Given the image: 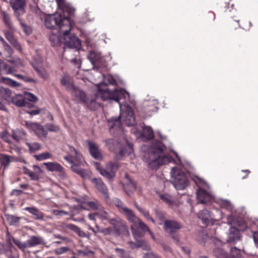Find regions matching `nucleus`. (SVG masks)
<instances>
[{"label": "nucleus", "mask_w": 258, "mask_h": 258, "mask_svg": "<svg viewBox=\"0 0 258 258\" xmlns=\"http://www.w3.org/2000/svg\"><path fill=\"white\" fill-rule=\"evenodd\" d=\"M120 109V114L118 118H112L108 121V126L111 133H114L115 131L120 132L122 131L121 123L126 124L127 126H131L134 124L135 122V118L134 115L133 111L128 105H121L119 104Z\"/></svg>", "instance_id": "f257e3e1"}, {"label": "nucleus", "mask_w": 258, "mask_h": 258, "mask_svg": "<svg viewBox=\"0 0 258 258\" xmlns=\"http://www.w3.org/2000/svg\"><path fill=\"white\" fill-rule=\"evenodd\" d=\"M164 146L161 142L156 146L151 147L144 156V160L148 167L151 169H156L159 166L171 162L168 156L163 155Z\"/></svg>", "instance_id": "f03ea898"}, {"label": "nucleus", "mask_w": 258, "mask_h": 258, "mask_svg": "<svg viewBox=\"0 0 258 258\" xmlns=\"http://www.w3.org/2000/svg\"><path fill=\"white\" fill-rule=\"evenodd\" d=\"M44 23L49 29H53L55 26L59 28L60 32L71 31L72 26L70 20L62 17L58 14L44 15Z\"/></svg>", "instance_id": "7ed1b4c3"}, {"label": "nucleus", "mask_w": 258, "mask_h": 258, "mask_svg": "<svg viewBox=\"0 0 258 258\" xmlns=\"http://www.w3.org/2000/svg\"><path fill=\"white\" fill-rule=\"evenodd\" d=\"M69 154L64 157V159L72 164L71 169L74 172L83 178H86L88 175L86 171L82 168L83 165L80 156L73 147L69 146Z\"/></svg>", "instance_id": "20e7f679"}, {"label": "nucleus", "mask_w": 258, "mask_h": 258, "mask_svg": "<svg viewBox=\"0 0 258 258\" xmlns=\"http://www.w3.org/2000/svg\"><path fill=\"white\" fill-rule=\"evenodd\" d=\"M98 95L101 97V99L103 101L114 100L119 103V104L120 103L119 102L120 100L124 99L129 96L124 90L114 89L111 91L107 88L105 85L102 86L99 88Z\"/></svg>", "instance_id": "39448f33"}, {"label": "nucleus", "mask_w": 258, "mask_h": 258, "mask_svg": "<svg viewBox=\"0 0 258 258\" xmlns=\"http://www.w3.org/2000/svg\"><path fill=\"white\" fill-rule=\"evenodd\" d=\"M171 182L177 190L184 189L188 185L186 174L178 167H172L171 171Z\"/></svg>", "instance_id": "423d86ee"}, {"label": "nucleus", "mask_w": 258, "mask_h": 258, "mask_svg": "<svg viewBox=\"0 0 258 258\" xmlns=\"http://www.w3.org/2000/svg\"><path fill=\"white\" fill-rule=\"evenodd\" d=\"M106 147L111 151L116 154L118 153L120 157L126 155H130L133 153V147L132 144L126 142L125 147L123 148L119 149L120 145L117 142L112 139L106 140L105 141Z\"/></svg>", "instance_id": "0eeeda50"}, {"label": "nucleus", "mask_w": 258, "mask_h": 258, "mask_svg": "<svg viewBox=\"0 0 258 258\" xmlns=\"http://www.w3.org/2000/svg\"><path fill=\"white\" fill-rule=\"evenodd\" d=\"M70 31L61 32L63 35V48L65 52H70L71 49H75V51L78 52V50L81 47V42L75 35L70 34Z\"/></svg>", "instance_id": "6e6552de"}, {"label": "nucleus", "mask_w": 258, "mask_h": 258, "mask_svg": "<svg viewBox=\"0 0 258 258\" xmlns=\"http://www.w3.org/2000/svg\"><path fill=\"white\" fill-rule=\"evenodd\" d=\"M194 180L199 186V189L197 191L198 202L204 204L210 203L213 200V196L211 193L202 188V186H207V183L202 179L197 176L194 177Z\"/></svg>", "instance_id": "1a4fd4ad"}, {"label": "nucleus", "mask_w": 258, "mask_h": 258, "mask_svg": "<svg viewBox=\"0 0 258 258\" xmlns=\"http://www.w3.org/2000/svg\"><path fill=\"white\" fill-rule=\"evenodd\" d=\"M111 225L113 226V231L114 235L122 236H128L129 231L127 226L124 222L119 218L111 219L109 221Z\"/></svg>", "instance_id": "9d476101"}, {"label": "nucleus", "mask_w": 258, "mask_h": 258, "mask_svg": "<svg viewBox=\"0 0 258 258\" xmlns=\"http://www.w3.org/2000/svg\"><path fill=\"white\" fill-rule=\"evenodd\" d=\"M159 197L163 202L167 204L170 208L174 210L176 209L180 204L176 198L173 197L167 193L160 194L159 195Z\"/></svg>", "instance_id": "9b49d317"}, {"label": "nucleus", "mask_w": 258, "mask_h": 258, "mask_svg": "<svg viewBox=\"0 0 258 258\" xmlns=\"http://www.w3.org/2000/svg\"><path fill=\"white\" fill-rule=\"evenodd\" d=\"M10 4L18 18L25 13L26 2L24 0H10Z\"/></svg>", "instance_id": "f8f14e48"}, {"label": "nucleus", "mask_w": 258, "mask_h": 258, "mask_svg": "<svg viewBox=\"0 0 258 258\" xmlns=\"http://www.w3.org/2000/svg\"><path fill=\"white\" fill-rule=\"evenodd\" d=\"M118 166L116 163L109 162L104 168L103 171L101 172V175L108 178L112 179L115 175V172L118 169Z\"/></svg>", "instance_id": "ddd939ff"}, {"label": "nucleus", "mask_w": 258, "mask_h": 258, "mask_svg": "<svg viewBox=\"0 0 258 258\" xmlns=\"http://www.w3.org/2000/svg\"><path fill=\"white\" fill-rule=\"evenodd\" d=\"M25 125L28 129L33 131L39 137H45L47 134V131L38 123L26 121Z\"/></svg>", "instance_id": "4468645a"}, {"label": "nucleus", "mask_w": 258, "mask_h": 258, "mask_svg": "<svg viewBox=\"0 0 258 258\" xmlns=\"http://www.w3.org/2000/svg\"><path fill=\"white\" fill-rule=\"evenodd\" d=\"M91 182L105 199H108L109 196L107 187L101 179L94 178L91 179Z\"/></svg>", "instance_id": "2eb2a0df"}, {"label": "nucleus", "mask_w": 258, "mask_h": 258, "mask_svg": "<svg viewBox=\"0 0 258 258\" xmlns=\"http://www.w3.org/2000/svg\"><path fill=\"white\" fill-rule=\"evenodd\" d=\"M181 228V224L175 220H169L164 222V228L168 233H175Z\"/></svg>", "instance_id": "dca6fc26"}, {"label": "nucleus", "mask_w": 258, "mask_h": 258, "mask_svg": "<svg viewBox=\"0 0 258 258\" xmlns=\"http://www.w3.org/2000/svg\"><path fill=\"white\" fill-rule=\"evenodd\" d=\"M215 247L214 248L213 252L214 255L218 258H228L227 253L222 248L223 243L222 241L219 239H215L214 241Z\"/></svg>", "instance_id": "f3484780"}, {"label": "nucleus", "mask_w": 258, "mask_h": 258, "mask_svg": "<svg viewBox=\"0 0 258 258\" xmlns=\"http://www.w3.org/2000/svg\"><path fill=\"white\" fill-rule=\"evenodd\" d=\"M89 150L91 156L96 159L101 160L102 159L101 151L99 150L98 146L96 143L91 141H87Z\"/></svg>", "instance_id": "a211bd4d"}, {"label": "nucleus", "mask_w": 258, "mask_h": 258, "mask_svg": "<svg viewBox=\"0 0 258 258\" xmlns=\"http://www.w3.org/2000/svg\"><path fill=\"white\" fill-rule=\"evenodd\" d=\"M198 217L203 223L208 225L210 223L213 224L214 216L209 211L207 210H201L198 213Z\"/></svg>", "instance_id": "6ab92c4d"}, {"label": "nucleus", "mask_w": 258, "mask_h": 258, "mask_svg": "<svg viewBox=\"0 0 258 258\" xmlns=\"http://www.w3.org/2000/svg\"><path fill=\"white\" fill-rule=\"evenodd\" d=\"M3 140L9 144L10 147L12 149H16L18 147L19 138L15 134L12 135L6 134L3 137Z\"/></svg>", "instance_id": "aec40b11"}, {"label": "nucleus", "mask_w": 258, "mask_h": 258, "mask_svg": "<svg viewBox=\"0 0 258 258\" xmlns=\"http://www.w3.org/2000/svg\"><path fill=\"white\" fill-rule=\"evenodd\" d=\"M3 140L9 144L10 147L12 149H16L18 147L19 138L15 134L12 135L6 134L3 137Z\"/></svg>", "instance_id": "412c9836"}, {"label": "nucleus", "mask_w": 258, "mask_h": 258, "mask_svg": "<svg viewBox=\"0 0 258 258\" xmlns=\"http://www.w3.org/2000/svg\"><path fill=\"white\" fill-rule=\"evenodd\" d=\"M27 242L29 247H35L38 245H44L46 243L44 238L40 236H31Z\"/></svg>", "instance_id": "4be33fe9"}, {"label": "nucleus", "mask_w": 258, "mask_h": 258, "mask_svg": "<svg viewBox=\"0 0 258 258\" xmlns=\"http://www.w3.org/2000/svg\"><path fill=\"white\" fill-rule=\"evenodd\" d=\"M98 91H97L96 96L95 98H85V101L83 102L85 103L87 105L88 107L92 110H95L97 109L100 106V103L98 101L99 98H101V97L98 95Z\"/></svg>", "instance_id": "5701e85b"}, {"label": "nucleus", "mask_w": 258, "mask_h": 258, "mask_svg": "<svg viewBox=\"0 0 258 258\" xmlns=\"http://www.w3.org/2000/svg\"><path fill=\"white\" fill-rule=\"evenodd\" d=\"M126 219L130 222L134 224L137 221H139V218L136 217L133 211L128 209L126 207H121V211Z\"/></svg>", "instance_id": "b1692460"}, {"label": "nucleus", "mask_w": 258, "mask_h": 258, "mask_svg": "<svg viewBox=\"0 0 258 258\" xmlns=\"http://www.w3.org/2000/svg\"><path fill=\"white\" fill-rule=\"evenodd\" d=\"M73 89H70L69 91H70L73 96L74 99L75 100H80L82 102H85L86 98L85 93L75 87L74 85L73 86Z\"/></svg>", "instance_id": "393cba45"}, {"label": "nucleus", "mask_w": 258, "mask_h": 258, "mask_svg": "<svg viewBox=\"0 0 258 258\" xmlns=\"http://www.w3.org/2000/svg\"><path fill=\"white\" fill-rule=\"evenodd\" d=\"M59 34L52 33L49 36V39L53 46H60L63 47V35L59 32Z\"/></svg>", "instance_id": "a878e982"}, {"label": "nucleus", "mask_w": 258, "mask_h": 258, "mask_svg": "<svg viewBox=\"0 0 258 258\" xmlns=\"http://www.w3.org/2000/svg\"><path fill=\"white\" fill-rule=\"evenodd\" d=\"M240 238L239 231L235 227H231L229 229L228 238V242H234L239 240Z\"/></svg>", "instance_id": "bb28decb"}, {"label": "nucleus", "mask_w": 258, "mask_h": 258, "mask_svg": "<svg viewBox=\"0 0 258 258\" xmlns=\"http://www.w3.org/2000/svg\"><path fill=\"white\" fill-rule=\"evenodd\" d=\"M43 164L48 171L60 172H62L63 171L62 167L56 162H45Z\"/></svg>", "instance_id": "cd10ccee"}, {"label": "nucleus", "mask_w": 258, "mask_h": 258, "mask_svg": "<svg viewBox=\"0 0 258 258\" xmlns=\"http://www.w3.org/2000/svg\"><path fill=\"white\" fill-rule=\"evenodd\" d=\"M60 83L68 91L70 89H73V86H74V84L72 82L71 78L67 75L64 74L62 76L60 80Z\"/></svg>", "instance_id": "c85d7f7f"}, {"label": "nucleus", "mask_w": 258, "mask_h": 258, "mask_svg": "<svg viewBox=\"0 0 258 258\" xmlns=\"http://www.w3.org/2000/svg\"><path fill=\"white\" fill-rule=\"evenodd\" d=\"M14 160L13 156H9L4 154L0 153V163L5 168L8 167L10 163Z\"/></svg>", "instance_id": "c756f323"}, {"label": "nucleus", "mask_w": 258, "mask_h": 258, "mask_svg": "<svg viewBox=\"0 0 258 258\" xmlns=\"http://www.w3.org/2000/svg\"><path fill=\"white\" fill-rule=\"evenodd\" d=\"M25 210L28 211L30 213L35 216L34 218L36 220H42L44 216L43 214L38 209L35 207H26Z\"/></svg>", "instance_id": "7c9ffc66"}, {"label": "nucleus", "mask_w": 258, "mask_h": 258, "mask_svg": "<svg viewBox=\"0 0 258 258\" xmlns=\"http://www.w3.org/2000/svg\"><path fill=\"white\" fill-rule=\"evenodd\" d=\"M15 29H14L13 30H10V31H5V35L6 38V39L9 41L12 44L15 46L16 48L20 50L21 47L20 45L17 43V41L14 38L12 32H14Z\"/></svg>", "instance_id": "2f4dec72"}, {"label": "nucleus", "mask_w": 258, "mask_h": 258, "mask_svg": "<svg viewBox=\"0 0 258 258\" xmlns=\"http://www.w3.org/2000/svg\"><path fill=\"white\" fill-rule=\"evenodd\" d=\"M88 57L93 64H95L100 62L101 59V54L95 51L90 52L88 54Z\"/></svg>", "instance_id": "473e14b6"}, {"label": "nucleus", "mask_w": 258, "mask_h": 258, "mask_svg": "<svg viewBox=\"0 0 258 258\" xmlns=\"http://www.w3.org/2000/svg\"><path fill=\"white\" fill-rule=\"evenodd\" d=\"M141 136L146 140H151L153 138L154 133L152 128L150 126L143 127Z\"/></svg>", "instance_id": "72a5a7b5"}, {"label": "nucleus", "mask_w": 258, "mask_h": 258, "mask_svg": "<svg viewBox=\"0 0 258 258\" xmlns=\"http://www.w3.org/2000/svg\"><path fill=\"white\" fill-rule=\"evenodd\" d=\"M58 6L61 8L63 11H67L69 13L71 14L74 11L73 8L70 7V5L66 2L65 0H56Z\"/></svg>", "instance_id": "f704fd0d"}, {"label": "nucleus", "mask_w": 258, "mask_h": 258, "mask_svg": "<svg viewBox=\"0 0 258 258\" xmlns=\"http://www.w3.org/2000/svg\"><path fill=\"white\" fill-rule=\"evenodd\" d=\"M12 102L17 106L22 107L25 106V98H24L21 95H16L12 98Z\"/></svg>", "instance_id": "c9c22d12"}, {"label": "nucleus", "mask_w": 258, "mask_h": 258, "mask_svg": "<svg viewBox=\"0 0 258 258\" xmlns=\"http://www.w3.org/2000/svg\"><path fill=\"white\" fill-rule=\"evenodd\" d=\"M108 84L112 85L113 86H116L117 85V83L116 80L113 78L112 76L110 75L106 76L104 78V83L99 84L98 86V89L99 90V88L102 86H106L108 88Z\"/></svg>", "instance_id": "e433bc0d"}, {"label": "nucleus", "mask_w": 258, "mask_h": 258, "mask_svg": "<svg viewBox=\"0 0 258 258\" xmlns=\"http://www.w3.org/2000/svg\"><path fill=\"white\" fill-rule=\"evenodd\" d=\"M135 224L138 225L141 228V229L144 232H148L151 236L152 238L155 239V237L152 232L149 229V227L144 223H143L139 218V221L136 222L135 223Z\"/></svg>", "instance_id": "4c0bfd02"}, {"label": "nucleus", "mask_w": 258, "mask_h": 258, "mask_svg": "<svg viewBox=\"0 0 258 258\" xmlns=\"http://www.w3.org/2000/svg\"><path fill=\"white\" fill-rule=\"evenodd\" d=\"M12 94L11 91L8 88L0 86V97L5 100H8Z\"/></svg>", "instance_id": "58836bf2"}, {"label": "nucleus", "mask_w": 258, "mask_h": 258, "mask_svg": "<svg viewBox=\"0 0 258 258\" xmlns=\"http://www.w3.org/2000/svg\"><path fill=\"white\" fill-rule=\"evenodd\" d=\"M125 177L128 179L130 183L128 184L125 185L124 188L127 194L130 195V192H133L136 189V183L128 178V176L127 174L125 175Z\"/></svg>", "instance_id": "ea45409f"}, {"label": "nucleus", "mask_w": 258, "mask_h": 258, "mask_svg": "<svg viewBox=\"0 0 258 258\" xmlns=\"http://www.w3.org/2000/svg\"><path fill=\"white\" fill-rule=\"evenodd\" d=\"M3 20L6 24V25L8 26V27L12 30H14V27L13 24L11 21L10 16L6 13H3Z\"/></svg>", "instance_id": "a19ab883"}, {"label": "nucleus", "mask_w": 258, "mask_h": 258, "mask_svg": "<svg viewBox=\"0 0 258 258\" xmlns=\"http://www.w3.org/2000/svg\"><path fill=\"white\" fill-rule=\"evenodd\" d=\"M26 144L29 148L30 152H35L41 149V146L38 143H30L26 142Z\"/></svg>", "instance_id": "79ce46f5"}, {"label": "nucleus", "mask_w": 258, "mask_h": 258, "mask_svg": "<svg viewBox=\"0 0 258 258\" xmlns=\"http://www.w3.org/2000/svg\"><path fill=\"white\" fill-rule=\"evenodd\" d=\"M6 216L8 222L11 225H15L19 221L20 218L18 217L11 215H6Z\"/></svg>", "instance_id": "37998d69"}, {"label": "nucleus", "mask_w": 258, "mask_h": 258, "mask_svg": "<svg viewBox=\"0 0 258 258\" xmlns=\"http://www.w3.org/2000/svg\"><path fill=\"white\" fill-rule=\"evenodd\" d=\"M51 154L49 152H44L41 154L35 155L34 157L37 160L42 161L49 159L51 157Z\"/></svg>", "instance_id": "c03bdc74"}, {"label": "nucleus", "mask_w": 258, "mask_h": 258, "mask_svg": "<svg viewBox=\"0 0 258 258\" xmlns=\"http://www.w3.org/2000/svg\"><path fill=\"white\" fill-rule=\"evenodd\" d=\"M18 21H19L20 24L23 30V31L26 35H29L31 33L32 29L31 28L24 23L21 20H20L19 18H18Z\"/></svg>", "instance_id": "a18cd8bd"}, {"label": "nucleus", "mask_w": 258, "mask_h": 258, "mask_svg": "<svg viewBox=\"0 0 258 258\" xmlns=\"http://www.w3.org/2000/svg\"><path fill=\"white\" fill-rule=\"evenodd\" d=\"M98 211L95 212V214L97 215V217L104 220L106 219L108 217V214L107 212L105 211L103 208L101 207V209L97 210Z\"/></svg>", "instance_id": "49530a36"}, {"label": "nucleus", "mask_w": 258, "mask_h": 258, "mask_svg": "<svg viewBox=\"0 0 258 258\" xmlns=\"http://www.w3.org/2000/svg\"><path fill=\"white\" fill-rule=\"evenodd\" d=\"M14 243L22 250H25L26 248L29 247L27 241L23 242L20 240L17 239L14 240Z\"/></svg>", "instance_id": "de8ad7c7"}, {"label": "nucleus", "mask_w": 258, "mask_h": 258, "mask_svg": "<svg viewBox=\"0 0 258 258\" xmlns=\"http://www.w3.org/2000/svg\"><path fill=\"white\" fill-rule=\"evenodd\" d=\"M137 208L138 210L143 214L144 217L147 219V220L151 221L153 223H155V220L154 219L151 217L149 214V212L147 211L144 210L140 207L137 206Z\"/></svg>", "instance_id": "09e8293b"}, {"label": "nucleus", "mask_w": 258, "mask_h": 258, "mask_svg": "<svg viewBox=\"0 0 258 258\" xmlns=\"http://www.w3.org/2000/svg\"><path fill=\"white\" fill-rule=\"evenodd\" d=\"M45 128L52 132H57L59 130V127L52 123H47L45 125Z\"/></svg>", "instance_id": "8fccbe9b"}, {"label": "nucleus", "mask_w": 258, "mask_h": 258, "mask_svg": "<svg viewBox=\"0 0 258 258\" xmlns=\"http://www.w3.org/2000/svg\"><path fill=\"white\" fill-rule=\"evenodd\" d=\"M230 254L232 258H239L241 256V251L236 247L231 248Z\"/></svg>", "instance_id": "3c124183"}, {"label": "nucleus", "mask_w": 258, "mask_h": 258, "mask_svg": "<svg viewBox=\"0 0 258 258\" xmlns=\"http://www.w3.org/2000/svg\"><path fill=\"white\" fill-rule=\"evenodd\" d=\"M31 10L32 12L34 13L37 16L40 17V18H42V17H43L45 15L43 13L41 12L40 10L36 5L31 6Z\"/></svg>", "instance_id": "603ef678"}, {"label": "nucleus", "mask_w": 258, "mask_h": 258, "mask_svg": "<svg viewBox=\"0 0 258 258\" xmlns=\"http://www.w3.org/2000/svg\"><path fill=\"white\" fill-rule=\"evenodd\" d=\"M87 205L91 209L93 210H99L101 208V206L97 202L90 201L87 203Z\"/></svg>", "instance_id": "864d4df0"}, {"label": "nucleus", "mask_w": 258, "mask_h": 258, "mask_svg": "<svg viewBox=\"0 0 258 258\" xmlns=\"http://www.w3.org/2000/svg\"><path fill=\"white\" fill-rule=\"evenodd\" d=\"M69 248L68 247H60L54 249V253L57 255H61L68 252Z\"/></svg>", "instance_id": "5fc2aeb1"}, {"label": "nucleus", "mask_w": 258, "mask_h": 258, "mask_svg": "<svg viewBox=\"0 0 258 258\" xmlns=\"http://www.w3.org/2000/svg\"><path fill=\"white\" fill-rule=\"evenodd\" d=\"M36 71H37L39 76L42 79L46 80L48 78V74L44 69H37Z\"/></svg>", "instance_id": "6e6d98bb"}, {"label": "nucleus", "mask_w": 258, "mask_h": 258, "mask_svg": "<svg viewBox=\"0 0 258 258\" xmlns=\"http://www.w3.org/2000/svg\"><path fill=\"white\" fill-rule=\"evenodd\" d=\"M220 206L222 208L231 210L232 209V205L231 203L227 200H222L220 202Z\"/></svg>", "instance_id": "4d7b16f0"}, {"label": "nucleus", "mask_w": 258, "mask_h": 258, "mask_svg": "<svg viewBox=\"0 0 258 258\" xmlns=\"http://www.w3.org/2000/svg\"><path fill=\"white\" fill-rule=\"evenodd\" d=\"M98 232L101 233L105 235L114 234L112 228H103L101 230H98Z\"/></svg>", "instance_id": "13d9d810"}, {"label": "nucleus", "mask_w": 258, "mask_h": 258, "mask_svg": "<svg viewBox=\"0 0 258 258\" xmlns=\"http://www.w3.org/2000/svg\"><path fill=\"white\" fill-rule=\"evenodd\" d=\"M52 213L53 215L55 216H62L64 215H68L69 213L68 212L63 211V210H54L52 211Z\"/></svg>", "instance_id": "bf43d9fd"}, {"label": "nucleus", "mask_w": 258, "mask_h": 258, "mask_svg": "<svg viewBox=\"0 0 258 258\" xmlns=\"http://www.w3.org/2000/svg\"><path fill=\"white\" fill-rule=\"evenodd\" d=\"M115 250L118 256L121 257H124L127 255L126 252L123 249L116 248Z\"/></svg>", "instance_id": "052dcab7"}, {"label": "nucleus", "mask_w": 258, "mask_h": 258, "mask_svg": "<svg viewBox=\"0 0 258 258\" xmlns=\"http://www.w3.org/2000/svg\"><path fill=\"white\" fill-rule=\"evenodd\" d=\"M25 173L28 175H29L32 180H37L38 178V175L36 173L30 171V170L26 169V171H25Z\"/></svg>", "instance_id": "680f3d73"}, {"label": "nucleus", "mask_w": 258, "mask_h": 258, "mask_svg": "<svg viewBox=\"0 0 258 258\" xmlns=\"http://www.w3.org/2000/svg\"><path fill=\"white\" fill-rule=\"evenodd\" d=\"M14 240H16L14 239L13 237H12L9 232L7 233V242L9 246V247H11L13 246L12 242H14Z\"/></svg>", "instance_id": "e2e57ef3"}, {"label": "nucleus", "mask_w": 258, "mask_h": 258, "mask_svg": "<svg viewBox=\"0 0 258 258\" xmlns=\"http://www.w3.org/2000/svg\"><path fill=\"white\" fill-rule=\"evenodd\" d=\"M28 100L29 101L32 102H36L37 100V97L30 93H27L26 94L25 100Z\"/></svg>", "instance_id": "0e129e2a"}, {"label": "nucleus", "mask_w": 258, "mask_h": 258, "mask_svg": "<svg viewBox=\"0 0 258 258\" xmlns=\"http://www.w3.org/2000/svg\"><path fill=\"white\" fill-rule=\"evenodd\" d=\"M80 237H88L89 238V234L85 233L83 231H82L79 227L78 228L77 231L76 232Z\"/></svg>", "instance_id": "69168bd1"}, {"label": "nucleus", "mask_w": 258, "mask_h": 258, "mask_svg": "<svg viewBox=\"0 0 258 258\" xmlns=\"http://www.w3.org/2000/svg\"><path fill=\"white\" fill-rule=\"evenodd\" d=\"M65 228L73 231L76 233L79 227L74 224H69L66 225Z\"/></svg>", "instance_id": "338daca9"}, {"label": "nucleus", "mask_w": 258, "mask_h": 258, "mask_svg": "<svg viewBox=\"0 0 258 258\" xmlns=\"http://www.w3.org/2000/svg\"><path fill=\"white\" fill-rule=\"evenodd\" d=\"M144 258H160L152 252H148L144 254Z\"/></svg>", "instance_id": "774afa93"}]
</instances>
